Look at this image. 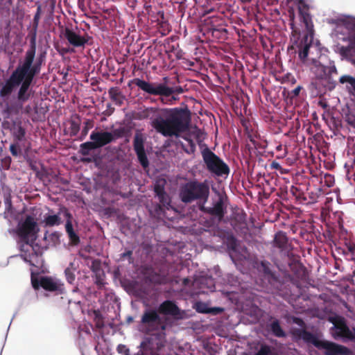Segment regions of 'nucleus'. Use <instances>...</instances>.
I'll list each match as a JSON object with an SVG mask.
<instances>
[{"instance_id": "obj_1", "label": "nucleus", "mask_w": 355, "mask_h": 355, "mask_svg": "<svg viewBox=\"0 0 355 355\" xmlns=\"http://www.w3.org/2000/svg\"><path fill=\"white\" fill-rule=\"evenodd\" d=\"M3 218L7 220L9 225H12V220L17 223L15 228L8 229L10 234H16L18 236L17 248L20 254L13 257H20L24 262L31 266L37 267L41 265L43 262V253L48 250L49 246H41L35 243L40 228L35 215L28 214L22 216L21 213L13 209L4 211Z\"/></svg>"}, {"instance_id": "obj_2", "label": "nucleus", "mask_w": 355, "mask_h": 355, "mask_svg": "<svg viewBox=\"0 0 355 355\" xmlns=\"http://www.w3.org/2000/svg\"><path fill=\"white\" fill-rule=\"evenodd\" d=\"M49 47L47 44L39 46L37 55L25 53L6 80L1 93L6 91L8 94H11L18 88L15 107L16 111L21 109L23 104L32 95L31 84L40 76L42 66L46 63Z\"/></svg>"}, {"instance_id": "obj_3", "label": "nucleus", "mask_w": 355, "mask_h": 355, "mask_svg": "<svg viewBox=\"0 0 355 355\" xmlns=\"http://www.w3.org/2000/svg\"><path fill=\"white\" fill-rule=\"evenodd\" d=\"M291 2H293L297 6L300 20L305 26L306 32L304 33L302 37H300V34L297 35L293 23L290 22V28L292 29L293 37V44L290 45V50H294L295 53H298L300 60L304 62L313 44V24L309 13V7L304 0H290Z\"/></svg>"}, {"instance_id": "obj_4", "label": "nucleus", "mask_w": 355, "mask_h": 355, "mask_svg": "<svg viewBox=\"0 0 355 355\" xmlns=\"http://www.w3.org/2000/svg\"><path fill=\"white\" fill-rule=\"evenodd\" d=\"M184 107L161 109L163 123L159 133L164 137L175 135V130L184 131L187 129L191 121V111L188 106L182 103Z\"/></svg>"}, {"instance_id": "obj_5", "label": "nucleus", "mask_w": 355, "mask_h": 355, "mask_svg": "<svg viewBox=\"0 0 355 355\" xmlns=\"http://www.w3.org/2000/svg\"><path fill=\"white\" fill-rule=\"evenodd\" d=\"M204 168L219 182L227 178L230 168L224 160L217 155L207 144L200 145Z\"/></svg>"}, {"instance_id": "obj_6", "label": "nucleus", "mask_w": 355, "mask_h": 355, "mask_svg": "<svg viewBox=\"0 0 355 355\" xmlns=\"http://www.w3.org/2000/svg\"><path fill=\"white\" fill-rule=\"evenodd\" d=\"M210 193V182L205 179L199 182L196 179L190 180L181 184L179 190V198L182 202L191 203L198 200L205 205Z\"/></svg>"}, {"instance_id": "obj_7", "label": "nucleus", "mask_w": 355, "mask_h": 355, "mask_svg": "<svg viewBox=\"0 0 355 355\" xmlns=\"http://www.w3.org/2000/svg\"><path fill=\"white\" fill-rule=\"evenodd\" d=\"M272 261L279 272L288 278V236L286 232L278 230L271 242Z\"/></svg>"}, {"instance_id": "obj_8", "label": "nucleus", "mask_w": 355, "mask_h": 355, "mask_svg": "<svg viewBox=\"0 0 355 355\" xmlns=\"http://www.w3.org/2000/svg\"><path fill=\"white\" fill-rule=\"evenodd\" d=\"M167 343L166 325L153 331H146L138 346L139 351L134 355H155L161 352Z\"/></svg>"}, {"instance_id": "obj_9", "label": "nucleus", "mask_w": 355, "mask_h": 355, "mask_svg": "<svg viewBox=\"0 0 355 355\" xmlns=\"http://www.w3.org/2000/svg\"><path fill=\"white\" fill-rule=\"evenodd\" d=\"M157 294L155 291H144L141 293V298L144 304L146 306L141 318V322L144 324L146 331H153L160 327L161 325H165L161 322V317L155 309L150 307V304H154Z\"/></svg>"}, {"instance_id": "obj_10", "label": "nucleus", "mask_w": 355, "mask_h": 355, "mask_svg": "<svg viewBox=\"0 0 355 355\" xmlns=\"http://www.w3.org/2000/svg\"><path fill=\"white\" fill-rule=\"evenodd\" d=\"M31 285L35 291L43 288L46 291L55 292L57 294L64 293V284L59 279L50 276L31 272Z\"/></svg>"}, {"instance_id": "obj_11", "label": "nucleus", "mask_w": 355, "mask_h": 355, "mask_svg": "<svg viewBox=\"0 0 355 355\" xmlns=\"http://www.w3.org/2000/svg\"><path fill=\"white\" fill-rule=\"evenodd\" d=\"M126 133L127 130L123 126L112 128L111 130L95 129L91 132L89 139L90 140L95 141L99 148H102L107 144L114 142L119 139L124 137Z\"/></svg>"}, {"instance_id": "obj_12", "label": "nucleus", "mask_w": 355, "mask_h": 355, "mask_svg": "<svg viewBox=\"0 0 355 355\" xmlns=\"http://www.w3.org/2000/svg\"><path fill=\"white\" fill-rule=\"evenodd\" d=\"M309 181L308 178L300 173H296L292 177V185L290 187V200H295L296 205H306L309 202L306 197V191L308 190Z\"/></svg>"}, {"instance_id": "obj_13", "label": "nucleus", "mask_w": 355, "mask_h": 355, "mask_svg": "<svg viewBox=\"0 0 355 355\" xmlns=\"http://www.w3.org/2000/svg\"><path fill=\"white\" fill-rule=\"evenodd\" d=\"M163 80V82H150L143 78H136L132 81L144 93L151 96H159L161 99L163 94L170 92V89L168 88V77H164Z\"/></svg>"}, {"instance_id": "obj_14", "label": "nucleus", "mask_w": 355, "mask_h": 355, "mask_svg": "<svg viewBox=\"0 0 355 355\" xmlns=\"http://www.w3.org/2000/svg\"><path fill=\"white\" fill-rule=\"evenodd\" d=\"M62 34L69 44L74 48L85 47L91 39L87 33L78 26H66Z\"/></svg>"}, {"instance_id": "obj_15", "label": "nucleus", "mask_w": 355, "mask_h": 355, "mask_svg": "<svg viewBox=\"0 0 355 355\" xmlns=\"http://www.w3.org/2000/svg\"><path fill=\"white\" fill-rule=\"evenodd\" d=\"M227 286L220 290L222 295L232 304L238 305L240 303L241 282L237 275L228 273L225 279Z\"/></svg>"}, {"instance_id": "obj_16", "label": "nucleus", "mask_w": 355, "mask_h": 355, "mask_svg": "<svg viewBox=\"0 0 355 355\" xmlns=\"http://www.w3.org/2000/svg\"><path fill=\"white\" fill-rule=\"evenodd\" d=\"M227 196H220L212 199L211 206L202 205L200 210L205 214L210 215L211 218L216 219L218 221H221L227 214Z\"/></svg>"}, {"instance_id": "obj_17", "label": "nucleus", "mask_w": 355, "mask_h": 355, "mask_svg": "<svg viewBox=\"0 0 355 355\" xmlns=\"http://www.w3.org/2000/svg\"><path fill=\"white\" fill-rule=\"evenodd\" d=\"M157 197L159 199V204L154 207L155 214L159 218L172 220L178 210L171 205V198L166 192L162 193Z\"/></svg>"}, {"instance_id": "obj_18", "label": "nucleus", "mask_w": 355, "mask_h": 355, "mask_svg": "<svg viewBox=\"0 0 355 355\" xmlns=\"http://www.w3.org/2000/svg\"><path fill=\"white\" fill-rule=\"evenodd\" d=\"M290 282L297 288L306 287L309 282V274L306 268L300 262H293L290 256Z\"/></svg>"}, {"instance_id": "obj_19", "label": "nucleus", "mask_w": 355, "mask_h": 355, "mask_svg": "<svg viewBox=\"0 0 355 355\" xmlns=\"http://www.w3.org/2000/svg\"><path fill=\"white\" fill-rule=\"evenodd\" d=\"M291 219L293 224L290 225V231H292V233L295 235L293 239L297 240L298 238H304L306 234V230L304 227L306 224L302 216V211L300 208L290 205V220Z\"/></svg>"}, {"instance_id": "obj_20", "label": "nucleus", "mask_w": 355, "mask_h": 355, "mask_svg": "<svg viewBox=\"0 0 355 355\" xmlns=\"http://www.w3.org/2000/svg\"><path fill=\"white\" fill-rule=\"evenodd\" d=\"M35 6L37 9L33 19V27L28 33L27 38L29 44L28 47L25 52L26 53H32L34 55H37V30L41 18V15L42 13V6L39 1L35 2Z\"/></svg>"}, {"instance_id": "obj_21", "label": "nucleus", "mask_w": 355, "mask_h": 355, "mask_svg": "<svg viewBox=\"0 0 355 355\" xmlns=\"http://www.w3.org/2000/svg\"><path fill=\"white\" fill-rule=\"evenodd\" d=\"M60 213H62L66 220L64 228L69 240V245L78 246L80 243V238L73 227L74 219L73 214L64 206L60 207Z\"/></svg>"}, {"instance_id": "obj_22", "label": "nucleus", "mask_w": 355, "mask_h": 355, "mask_svg": "<svg viewBox=\"0 0 355 355\" xmlns=\"http://www.w3.org/2000/svg\"><path fill=\"white\" fill-rule=\"evenodd\" d=\"M162 116L161 110L155 107H147L139 110L137 112L138 119H149L150 120V125L152 127L159 133V128H162V125L164 122Z\"/></svg>"}, {"instance_id": "obj_23", "label": "nucleus", "mask_w": 355, "mask_h": 355, "mask_svg": "<svg viewBox=\"0 0 355 355\" xmlns=\"http://www.w3.org/2000/svg\"><path fill=\"white\" fill-rule=\"evenodd\" d=\"M194 285L199 289V293H208L216 291L215 279L208 272L201 271L195 275Z\"/></svg>"}, {"instance_id": "obj_24", "label": "nucleus", "mask_w": 355, "mask_h": 355, "mask_svg": "<svg viewBox=\"0 0 355 355\" xmlns=\"http://www.w3.org/2000/svg\"><path fill=\"white\" fill-rule=\"evenodd\" d=\"M318 348L325 349V355H350L352 353L347 347L327 340H321Z\"/></svg>"}, {"instance_id": "obj_25", "label": "nucleus", "mask_w": 355, "mask_h": 355, "mask_svg": "<svg viewBox=\"0 0 355 355\" xmlns=\"http://www.w3.org/2000/svg\"><path fill=\"white\" fill-rule=\"evenodd\" d=\"M168 88L170 89V92H166L161 97V102L166 105H173L176 101L180 100L179 95L184 92L183 87L179 85L173 84L169 85L168 84Z\"/></svg>"}, {"instance_id": "obj_26", "label": "nucleus", "mask_w": 355, "mask_h": 355, "mask_svg": "<svg viewBox=\"0 0 355 355\" xmlns=\"http://www.w3.org/2000/svg\"><path fill=\"white\" fill-rule=\"evenodd\" d=\"M275 97L277 98V102H274L275 106L281 110L284 108V111H288V89L286 86L275 87Z\"/></svg>"}, {"instance_id": "obj_27", "label": "nucleus", "mask_w": 355, "mask_h": 355, "mask_svg": "<svg viewBox=\"0 0 355 355\" xmlns=\"http://www.w3.org/2000/svg\"><path fill=\"white\" fill-rule=\"evenodd\" d=\"M78 264L75 261H70L69 265L66 267L64 270L66 281L68 284L73 286L72 288L73 293H78L79 288L77 285L76 275V272L78 271Z\"/></svg>"}, {"instance_id": "obj_28", "label": "nucleus", "mask_w": 355, "mask_h": 355, "mask_svg": "<svg viewBox=\"0 0 355 355\" xmlns=\"http://www.w3.org/2000/svg\"><path fill=\"white\" fill-rule=\"evenodd\" d=\"M10 130L15 140H21V139L25 138L26 130L22 125V122L20 119L16 118L12 120Z\"/></svg>"}, {"instance_id": "obj_29", "label": "nucleus", "mask_w": 355, "mask_h": 355, "mask_svg": "<svg viewBox=\"0 0 355 355\" xmlns=\"http://www.w3.org/2000/svg\"><path fill=\"white\" fill-rule=\"evenodd\" d=\"M62 213H60V210L57 214H53L51 210L48 213H46L43 216V223L45 227H54L58 226L62 223V218L60 215Z\"/></svg>"}, {"instance_id": "obj_30", "label": "nucleus", "mask_w": 355, "mask_h": 355, "mask_svg": "<svg viewBox=\"0 0 355 355\" xmlns=\"http://www.w3.org/2000/svg\"><path fill=\"white\" fill-rule=\"evenodd\" d=\"M267 330L272 335L282 338L286 336V333L280 325L279 321L276 318H272L267 324Z\"/></svg>"}, {"instance_id": "obj_31", "label": "nucleus", "mask_w": 355, "mask_h": 355, "mask_svg": "<svg viewBox=\"0 0 355 355\" xmlns=\"http://www.w3.org/2000/svg\"><path fill=\"white\" fill-rule=\"evenodd\" d=\"M279 198H280V205H279V209L280 211L284 215L283 216V218H285L286 220L288 218V214H286V211L288 210V192H287V188L286 187L285 189H282L281 191L278 194Z\"/></svg>"}, {"instance_id": "obj_32", "label": "nucleus", "mask_w": 355, "mask_h": 355, "mask_svg": "<svg viewBox=\"0 0 355 355\" xmlns=\"http://www.w3.org/2000/svg\"><path fill=\"white\" fill-rule=\"evenodd\" d=\"M246 314L250 316V322L257 323L263 316V311L258 306L252 304L246 311Z\"/></svg>"}, {"instance_id": "obj_33", "label": "nucleus", "mask_w": 355, "mask_h": 355, "mask_svg": "<svg viewBox=\"0 0 355 355\" xmlns=\"http://www.w3.org/2000/svg\"><path fill=\"white\" fill-rule=\"evenodd\" d=\"M336 328L340 330V336L355 342V327L350 329L345 323L340 322L336 325Z\"/></svg>"}, {"instance_id": "obj_34", "label": "nucleus", "mask_w": 355, "mask_h": 355, "mask_svg": "<svg viewBox=\"0 0 355 355\" xmlns=\"http://www.w3.org/2000/svg\"><path fill=\"white\" fill-rule=\"evenodd\" d=\"M100 148L97 143L94 141H88L84 142L80 145V153L84 155H90L92 152L95 151L96 149Z\"/></svg>"}, {"instance_id": "obj_35", "label": "nucleus", "mask_w": 355, "mask_h": 355, "mask_svg": "<svg viewBox=\"0 0 355 355\" xmlns=\"http://www.w3.org/2000/svg\"><path fill=\"white\" fill-rule=\"evenodd\" d=\"M298 336L306 343H311L317 348L321 342V340H319L315 335L306 330H300L299 331Z\"/></svg>"}, {"instance_id": "obj_36", "label": "nucleus", "mask_w": 355, "mask_h": 355, "mask_svg": "<svg viewBox=\"0 0 355 355\" xmlns=\"http://www.w3.org/2000/svg\"><path fill=\"white\" fill-rule=\"evenodd\" d=\"M145 138L142 133L137 130L133 139V148L135 152L145 150Z\"/></svg>"}, {"instance_id": "obj_37", "label": "nucleus", "mask_w": 355, "mask_h": 355, "mask_svg": "<svg viewBox=\"0 0 355 355\" xmlns=\"http://www.w3.org/2000/svg\"><path fill=\"white\" fill-rule=\"evenodd\" d=\"M162 306L165 313L171 317L173 316L179 307L175 301L170 300H165Z\"/></svg>"}, {"instance_id": "obj_38", "label": "nucleus", "mask_w": 355, "mask_h": 355, "mask_svg": "<svg viewBox=\"0 0 355 355\" xmlns=\"http://www.w3.org/2000/svg\"><path fill=\"white\" fill-rule=\"evenodd\" d=\"M209 303L201 300H194L192 308L198 313L207 314Z\"/></svg>"}, {"instance_id": "obj_39", "label": "nucleus", "mask_w": 355, "mask_h": 355, "mask_svg": "<svg viewBox=\"0 0 355 355\" xmlns=\"http://www.w3.org/2000/svg\"><path fill=\"white\" fill-rule=\"evenodd\" d=\"M251 141L252 142L254 145V149L252 150V153H254L255 155H262L264 153L265 148L267 147V143L266 141H257L254 139H251Z\"/></svg>"}, {"instance_id": "obj_40", "label": "nucleus", "mask_w": 355, "mask_h": 355, "mask_svg": "<svg viewBox=\"0 0 355 355\" xmlns=\"http://www.w3.org/2000/svg\"><path fill=\"white\" fill-rule=\"evenodd\" d=\"M193 315L192 313H191L189 310H182L179 307L173 315L171 318H173L175 320H184L191 318Z\"/></svg>"}, {"instance_id": "obj_41", "label": "nucleus", "mask_w": 355, "mask_h": 355, "mask_svg": "<svg viewBox=\"0 0 355 355\" xmlns=\"http://www.w3.org/2000/svg\"><path fill=\"white\" fill-rule=\"evenodd\" d=\"M24 159L26 160L29 168L35 173L36 177L40 178L41 173L37 166L36 161L31 157V155H26Z\"/></svg>"}, {"instance_id": "obj_42", "label": "nucleus", "mask_w": 355, "mask_h": 355, "mask_svg": "<svg viewBox=\"0 0 355 355\" xmlns=\"http://www.w3.org/2000/svg\"><path fill=\"white\" fill-rule=\"evenodd\" d=\"M243 355H274L271 347L267 345H261L253 353H244Z\"/></svg>"}, {"instance_id": "obj_43", "label": "nucleus", "mask_w": 355, "mask_h": 355, "mask_svg": "<svg viewBox=\"0 0 355 355\" xmlns=\"http://www.w3.org/2000/svg\"><path fill=\"white\" fill-rule=\"evenodd\" d=\"M210 188L211 189L213 193L215 194L216 198H218L220 196H227L225 191H224V188L220 186V183L218 181V184H214L213 181H210Z\"/></svg>"}, {"instance_id": "obj_44", "label": "nucleus", "mask_w": 355, "mask_h": 355, "mask_svg": "<svg viewBox=\"0 0 355 355\" xmlns=\"http://www.w3.org/2000/svg\"><path fill=\"white\" fill-rule=\"evenodd\" d=\"M119 261L127 260L129 263L134 262L133 250L130 248H125L123 252L119 254Z\"/></svg>"}, {"instance_id": "obj_45", "label": "nucleus", "mask_w": 355, "mask_h": 355, "mask_svg": "<svg viewBox=\"0 0 355 355\" xmlns=\"http://www.w3.org/2000/svg\"><path fill=\"white\" fill-rule=\"evenodd\" d=\"M111 99L116 102L118 105H121L123 101V96L121 93L114 88H111L109 91Z\"/></svg>"}, {"instance_id": "obj_46", "label": "nucleus", "mask_w": 355, "mask_h": 355, "mask_svg": "<svg viewBox=\"0 0 355 355\" xmlns=\"http://www.w3.org/2000/svg\"><path fill=\"white\" fill-rule=\"evenodd\" d=\"M139 164L144 168L149 166V160L146 150L135 152Z\"/></svg>"}, {"instance_id": "obj_47", "label": "nucleus", "mask_w": 355, "mask_h": 355, "mask_svg": "<svg viewBox=\"0 0 355 355\" xmlns=\"http://www.w3.org/2000/svg\"><path fill=\"white\" fill-rule=\"evenodd\" d=\"M18 144L21 147V152L23 153V157L26 155H30V152L31 150V144L29 141H26L24 139H21V140H17Z\"/></svg>"}, {"instance_id": "obj_48", "label": "nucleus", "mask_w": 355, "mask_h": 355, "mask_svg": "<svg viewBox=\"0 0 355 355\" xmlns=\"http://www.w3.org/2000/svg\"><path fill=\"white\" fill-rule=\"evenodd\" d=\"M92 127L93 121L90 119H86L83 123V125L81 129V132L80 135L79 136V139L80 140H83L88 134L89 129H91Z\"/></svg>"}, {"instance_id": "obj_49", "label": "nucleus", "mask_w": 355, "mask_h": 355, "mask_svg": "<svg viewBox=\"0 0 355 355\" xmlns=\"http://www.w3.org/2000/svg\"><path fill=\"white\" fill-rule=\"evenodd\" d=\"M225 309L223 306H211L209 304L207 314L214 316L220 315L225 312Z\"/></svg>"}, {"instance_id": "obj_50", "label": "nucleus", "mask_w": 355, "mask_h": 355, "mask_svg": "<svg viewBox=\"0 0 355 355\" xmlns=\"http://www.w3.org/2000/svg\"><path fill=\"white\" fill-rule=\"evenodd\" d=\"M62 234L60 232L54 231L49 234V242L53 245L57 246L60 243V236Z\"/></svg>"}, {"instance_id": "obj_51", "label": "nucleus", "mask_w": 355, "mask_h": 355, "mask_svg": "<svg viewBox=\"0 0 355 355\" xmlns=\"http://www.w3.org/2000/svg\"><path fill=\"white\" fill-rule=\"evenodd\" d=\"M10 151L12 156L14 157H19L22 155L23 153L21 150V147L17 143V141H15V143L11 144L10 146Z\"/></svg>"}, {"instance_id": "obj_52", "label": "nucleus", "mask_w": 355, "mask_h": 355, "mask_svg": "<svg viewBox=\"0 0 355 355\" xmlns=\"http://www.w3.org/2000/svg\"><path fill=\"white\" fill-rule=\"evenodd\" d=\"M165 180L161 181V180H157L155 185H154V192L155 196H158L162 193H165Z\"/></svg>"}, {"instance_id": "obj_53", "label": "nucleus", "mask_w": 355, "mask_h": 355, "mask_svg": "<svg viewBox=\"0 0 355 355\" xmlns=\"http://www.w3.org/2000/svg\"><path fill=\"white\" fill-rule=\"evenodd\" d=\"M339 81L342 84L345 83L350 84L354 90V92L355 93V78L349 75H345L340 78Z\"/></svg>"}, {"instance_id": "obj_54", "label": "nucleus", "mask_w": 355, "mask_h": 355, "mask_svg": "<svg viewBox=\"0 0 355 355\" xmlns=\"http://www.w3.org/2000/svg\"><path fill=\"white\" fill-rule=\"evenodd\" d=\"M261 264L263 270L265 274L270 275L275 279H277L276 275L274 273H272V270L270 268V264L269 262H268L266 261H261Z\"/></svg>"}, {"instance_id": "obj_55", "label": "nucleus", "mask_w": 355, "mask_h": 355, "mask_svg": "<svg viewBox=\"0 0 355 355\" xmlns=\"http://www.w3.org/2000/svg\"><path fill=\"white\" fill-rule=\"evenodd\" d=\"M70 130H71V135L76 136L78 135L80 130V125L78 122L76 121H71L70 123Z\"/></svg>"}, {"instance_id": "obj_56", "label": "nucleus", "mask_w": 355, "mask_h": 355, "mask_svg": "<svg viewBox=\"0 0 355 355\" xmlns=\"http://www.w3.org/2000/svg\"><path fill=\"white\" fill-rule=\"evenodd\" d=\"M116 351L119 354L122 355H130L129 348L123 344H119L116 347Z\"/></svg>"}, {"instance_id": "obj_57", "label": "nucleus", "mask_w": 355, "mask_h": 355, "mask_svg": "<svg viewBox=\"0 0 355 355\" xmlns=\"http://www.w3.org/2000/svg\"><path fill=\"white\" fill-rule=\"evenodd\" d=\"M276 80L280 82L281 84H284L288 81V72L282 76H276Z\"/></svg>"}, {"instance_id": "obj_58", "label": "nucleus", "mask_w": 355, "mask_h": 355, "mask_svg": "<svg viewBox=\"0 0 355 355\" xmlns=\"http://www.w3.org/2000/svg\"><path fill=\"white\" fill-rule=\"evenodd\" d=\"M5 204V211L12 210L14 208L10 198H6L4 201Z\"/></svg>"}, {"instance_id": "obj_59", "label": "nucleus", "mask_w": 355, "mask_h": 355, "mask_svg": "<svg viewBox=\"0 0 355 355\" xmlns=\"http://www.w3.org/2000/svg\"><path fill=\"white\" fill-rule=\"evenodd\" d=\"M55 8V0H51L49 18L53 19V14Z\"/></svg>"}, {"instance_id": "obj_60", "label": "nucleus", "mask_w": 355, "mask_h": 355, "mask_svg": "<svg viewBox=\"0 0 355 355\" xmlns=\"http://www.w3.org/2000/svg\"><path fill=\"white\" fill-rule=\"evenodd\" d=\"M271 167L277 171L283 170V167L281 166V164L279 162H275V161H273L272 162Z\"/></svg>"}, {"instance_id": "obj_61", "label": "nucleus", "mask_w": 355, "mask_h": 355, "mask_svg": "<svg viewBox=\"0 0 355 355\" xmlns=\"http://www.w3.org/2000/svg\"><path fill=\"white\" fill-rule=\"evenodd\" d=\"M85 0H78V8L82 10V11H85L86 10V7H85Z\"/></svg>"}, {"instance_id": "obj_62", "label": "nucleus", "mask_w": 355, "mask_h": 355, "mask_svg": "<svg viewBox=\"0 0 355 355\" xmlns=\"http://www.w3.org/2000/svg\"><path fill=\"white\" fill-rule=\"evenodd\" d=\"M301 89H302V87L297 86L293 90H292L291 93H290V95L292 94V96H297L299 95Z\"/></svg>"}, {"instance_id": "obj_63", "label": "nucleus", "mask_w": 355, "mask_h": 355, "mask_svg": "<svg viewBox=\"0 0 355 355\" xmlns=\"http://www.w3.org/2000/svg\"><path fill=\"white\" fill-rule=\"evenodd\" d=\"M94 349H95L96 353L98 354V355H105L104 352L98 343L95 345Z\"/></svg>"}, {"instance_id": "obj_64", "label": "nucleus", "mask_w": 355, "mask_h": 355, "mask_svg": "<svg viewBox=\"0 0 355 355\" xmlns=\"http://www.w3.org/2000/svg\"><path fill=\"white\" fill-rule=\"evenodd\" d=\"M183 51L182 50H178L176 53H175V57L178 60H181L183 58Z\"/></svg>"}]
</instances>
